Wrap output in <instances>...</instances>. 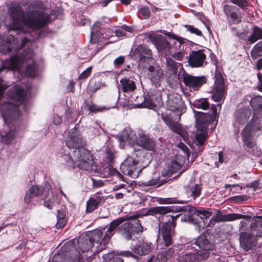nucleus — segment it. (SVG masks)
Instances as JSON below:
<instances>
[{
    "instance_id": "nucleus-55",
    "label": "nucleus",
    "mask_w": 262,
    "mask_h": 262,
    "mask_svg": "<svg viewBox=\"0 0 262 262\" xmlns=\"http://www.w3.org/2000/svg\"><path fill=\"white\" fill-rule=\"evenodd\" d=\"M116 258L120 257L116 255L115 253L113 252L104 254L103 256V259L105 262H115L114 261V259Z\"/></svg>"
},
{
    "instance_id": "nucleus-23",
    "label": "nucleus",
    "mask_w": 262,
    "mask_h": 262,
    "mask_svg": "<svg viewBox=\"0 0 262 262\" xmlns=\"http://www.w3.org/2000/svg\"><path fill=\"white\" fill-rule=\"evenodd\" d=\"M174 255V251L172 248H169L166 251H162L148 259L147 262H167Z\"/></svg>"
},
{
    "instance_id": "nucleus-51",
    "label": "nucleus",
    "mask_w": 262,
    "mask_h": 262,
    "mask_svg": "<svg viewBox=\"0 0 262 262\" xmlns=\"http://www.w3.org/2000/svg\"><path fill=\"white\" fill-rule=\"evenodd\" d=\"M184 49L183 47L179 48L178 51H174L170 55L176 60L181 61L184 57V53L182 51Z\"/></svg>"
},
{
    "instance_id": "nucleus-4",
    "label": "nucleus",
    "mask_w": 262,
    "mask_h": 262,
    "mask_svg": "<svg viewBox=\"0 0 262 262\" xmlns=\"http://www.w3.org/2000/svg\"><path fill=\"white\" fill-rule=\"evenodd\" d=\"M0 110L6 124L10 128V131L6 134L1 133L3 141L8 144L14 138L13 129H15L14 126L20 116L19 108L16 105L4 102L0 105Z\"/></svg>"
},
{
    "instance_id": "nucleus-10",
    "label": "nucleus",
    "mask_w": 262,
    "mask_h": 262,
    "mask_svg": "<svg viewBox=\"0 0 262 262\" xmlns=\"http://www.w3.org/2000/svg\"><path fill=\"white\" fill-rule=\"evenodd\" d=\"M183 82L190 91H198L206 83L207 79L205 76H195L186 73L182 74Z\"/></svg>"
},
{
    "instance_id": "nucleus-15",
    "label": "nucleus",
    "mask_w": 262,
    "mask_h": 262,
    "mask_svg": "<svg viewBox=\"0 0 262 262\" xmlns=\"http://www.w3.org/2000/svg\"><path fill=\"white\" fill-rule=\"evenodd\" d=\"M223 11L229 25H236L241 22V13L239 9L236 6L225 5L223 7Z\"/></svg>"
},
{
    "instance_id": "nucleus-61",
    "label": "nucleus",
    "mask_w": 262,
    "mask_h": 262,
    "mask_svg": "<svg viewBox=\"0 0 262 262\" xmlns=\"http://www.w3.org/2000/svg\"><path fill=\"white\" fill-rule=\"evenodd\" d=\"M83 256L81 255L79 252L75 253V256L72 255V259L73 262H84Z\"/></svg>"
},
{
    "instance_id": "nucleus-53",
    "label": "nucleus",
    "mask_w": 262,
    "mask_h": 262,
    "mask_svg": "<svg viewBox=\"0 0 262 262\" xmlns=\"http://www.w3.org/2000/svg\"><path fill=\"white\" fill-rule=\"evenodd\" d=\"M85 106L88 110L92 113L100 112L103 110V107H100L97 105L91 103V101H85Z\"/></svg>"
},
{
    "instance_id": "nucleus-20",
    "label": "nucleus",
    "mask_w": 262,
    "mask_h": 262,
    "mask_svg": "<svg viewBox=\"0 0 262 262\" xmlns=\"http://www.w3.org/2000/svg\"><path fill=\"white\" fill-rule=\"evenodd\" d=\"M135 144L151 151L155 149L156 146V143L154 140L142 131H139L138 133Z\"/></svg>"
},
{
    "instance_id": "nucleus-6",
    "label": "nucleus",
    "mask_w": 262,
    "mask_h": 262,
    "mask_svg": "<svg viewBox=\"0 0 262 262\" xmlns=\"http://www.w3.org/2000/svg\"><path fill=\"white\" fill-rule=\"evenodd\" d=\"M196 116L195 139L200 146L202 145L207 137V127L208 124L213 120V116L202 112L198 113Z\"/></svg>"
},
{
    "instance_id": "nucleus-30",
    "label": "nucleus",
    "mask_w": 262,
    "mask_h": 262,
    "mask_svg": "<svg viewBox=\"0 0 262 262\" xmlns=\"http://www.w3.org/2000/svg\"><path fill=\"white\" fill-rule=\"evenodd\" d=\"M61 163L70 169H74L75 167V160L70 155L69 151L64 150L60 159Z\"/></svg>"
},
{
    "instance_id": "nucleus-26",
    "label": "nucleus",
    "mask_w": 262,
    "mask_h": 262,
    "mask_svg": "<svg viewBox=\"0 0 262 262\" xmlns=\"http://www.w3.org/2000/svg\"><path fill=\"white\" fill-rule=\"evenodd\" d=\"M137 135L130 128H125L119 138L121 143L134 145L136 141Z\"/></svg>"
},
{
    "instance_id": "nucleus-60",
    "label": "nucleus",
    "mask_w": 262,
    "mask_h": 262,
    "mask_svg": "<svg viewBox=\"0 0 262 262\" xmlns=\"http://www.w3.org/2000/svg\"><path fill=\"white\" fill-rule=\"evenodd\" d=\"M92 73V67L88 68L82 72L79 76L78 78L80 79H85L88 78Z\"/></svg>"
},
{
    "instance_id": "nucleus-11",
    "label": "nucleus",
    "mask_w": 262,
    "mask_h": 262,
    "mask_svg": "<svg viewBox=\"0 0 262 262\" xmlns=\"http://www.w3.org/2000/svg\"><path fill=\"white\" fill-rule=\"evenodd\" d=\"M167 108L175 114L177 117L175 118L176 119H179L181 115L185 112V106L180 95H172L168 97Z\"/></svg>"
},
{
    "instance_id": "nucleus-22",
    "label": "nucleus",
    "mask_w": 262,
    "mask_h": 262,
    "mask_svg": "<svg viewBox=\"0 0 262 262\" xmlns=\"http://www.w3.org/2000/svg\"><path fill=\"white\" fill-rule=\"evenodd\" d=\"M251 114V110L248 107L238 110L235 114V121L234 123V126L238 128V124L243 125L247 123Z\"/></svg>"
},
{
    "instance_id": "nucleus-47",
    "label": "nucleus",
    "mask_w": 262,
    "mask_h": 262,
    "mask_svg": "<svg viewBox=\"0 0 262 262\" xmlns=\"http://www.w3.org/2000/svg\"><path fill=\"white\" fill-rule=\"evenodd\" d=\"M180 64L178 62H175L173 60H172L171 58H166V67H167V72H177L178 71V66Z\"/></svg>"
},
{
    "instance_id": "nucleus-35",
    "label": "nucleus",
    "mask_w": 262,
    "mask_h": 262,
    "mask_svg": "<svg viewBox=\"0 0 262 262\" xmlns=\"http://www.w3.org/2000/svg\"><path fill=\"white\" fill-rule=\"evenodd\" d=\"M259 39H262V29L254 26L253 27L252 32L247 38V42L252 44Z\"/></svg>"
},
{
    "instance_id": "nucleus-46",
    "label": "nucleus",
    "mask_w": 262,
    "mask_h": 262,
    "mask_svg": "<svg viewBox=\"0 0 262 262\" xmlns=\"http://www.w3.org/2000/svg\"><path fill=\"white\" fill-rule=\"evenodd\" d=\"M38 72L37 66L34 62H33L32 64H29L26 67V74L30 77H34L36 76Z\"/></svg>"
},
{
    "instance_id": "nucleus-52",
    "label": "nucleus",
    "mask_w": 262,
    "mask_h": 262,
    "mask_svg": "<svg viewBox=\"0 0 262 262\" xmlns=\"http://www.w3.org/2000/svg\"><path fill=\"white\" fill-rule=\"evenodd\" d=\"M209 103L206 99L195 101L194 102V106L196 108L206 110L209 107Z\"/></svg>"
},
{
    "instance_id": "nucleus-40",
    "label": "nucleus",
    "mask_w": 262,
    "mask_h": 262,
    "mask_svg": "<svg viewBox=\"0 0 262 262\" xmlns=\"http://www.w3.org/2000/svg\"><path fill=\"white\" fill-rule=\"evenodd\" d=\"M213 249L201 248L200 250L195 249L197 250L195 254L196 262L203 260L207 258L210 255L209 251Z\"/></svg>"
},
{
    "instance_id": "nucleus-36",
    "label": "nucleus",
    "mask_w": 262,
    "mask_h": 262,
    "mask_svg": "<svg viewBox=\"0 0 262 262\" xmlns=\"http://www.w3.org/2000/svg\"><path fill=\"white\" fill-rule=\"evenodd\" d=\"M250 104L255 113H262V96H256L252 98Z\"/></svg>"
},
{
    "instance_id": "nucleus-43",
    "label": "nucleus",
    "mask_w": 262,
    "mask_h": 262,
    "mask_svg": "<svg viewBox=\"0 0 262 262\" xmlns=\"http://www.w3.org/2000/svg\"><path fill=\"white\" fill-rule=\"evenodd\" d=\"M251 233L255 237L262 236V223L258 221L251 225Z\"/></svg>"
},
{
    "instance_id": "nucleus-5",
    "label": "nucleus",
    "mask_w": 262,
    "mask_h": 262,
    "mask_svg": "<svg viewBox=\"0 0 262 262\" xmlns=\"http://www.w3.org/2000/svg\"><path fill=\"white\" fill-rule=\"evenodd\" d=\"M123 217L125 219L115 229V232L117 231L126 240H130L142 231L143 227L138 218L134 217L123 223L128 219L127 216Z\"/></svg>"
},
{
    "instance_id": "nucleus-37",
    "label": "nucleus",
    "mask_w": 262,
    "mask_h": 262,
    "mask_svg": "<svg viewBox=\"0 0 262 262\" xmlns=\"http://www.w3.org/2000/svg\"><path fill=\"white\" fill-rule=\"evenodd\" d=\"M170 42L168 41L166 38H161L156 43V48L159 51L162 52L167 55L168 52L170 50Z\"/></svg>"
},
{
    "instance_id": "nucleus-58",
    "label": "nucleus",
    "mask_w": 262,
    "mask_h": 262,
    "mask_svg": "<svg viewBox=\"0 0 262 262\" xmlns=\"http://www.w3.org/2000/svg\"><path fill=\"white\" fill-rule=\"evenodd\" d=\"M247 147L251 149L249 152L254 156L259 157L261 155V151L260 149H259L256 145L255 143L254 142V145L253 146H247Z\"/></svg>"
},
{
    "instance_id": "nucleus-16",
    "label": "nucleus",
    "mask_w": 262,
    "mask_h": 262,
    "mask_svg": "<svg viewBox=\"0 0 262 262\" xmlns=\"http://www.w3.org/2000/svg\"><path fill=\"white\" fill-rule=\"evenodd\" d=\"M147 76L150 79L152 86L160 87L163 80V72L160 66H149L148 68Z\"/></svg>"
},
{
    "instance_id": "nucleus-32",
    "label": "nucleus",
    "mask_w": 262,
    "mask_h": 262,
    "mask_svg": "<svg viewBox=\"0 0 262 262\" xmlns=\"http://www.w3.org/2000/svg\"><path fill=\"white\" fill-rule=\"evenodd\" d=\"M122 91L124 93H130L135 91L137 86L135 82L128 78H123L120 80Z\"/></svg>"
},
{
    "instance_id": "nucleus-42",
    "label": "nucleus",
    "mask_w": 262,
    "mask_h": 262,
    "mask_svg": "<svg viewBox=\"0 0 262 262\" xmlns=\"http://www.w3.org/2000/svg\"><path fill=\"white\" fill-rule=\"evenodd\" d=\"M250 54L253 60H255L258 57L262 56V41L254 45L251 50Z\"/></svg>"
},
{
    "instance_id": "nucleus-44",
    "label": "nucleus",
    "mask_w": 262,
    "mask_h": 262,
    "mask_svg": "<svg viewBox=\"0 0 262 262\" xmlns=\"http://www.w3.org/2000/svg\"><path fill=\"white\" fill-rule=\"evenodd\" d=\"M166 180L164 179L160 180L159 178H154L149 181L141 182L140 185L142 186H152L157 185L158 187L165 183Z\"/></svg>"
},
{
    "instance_id": "nucleus-39",
    "label": "nucleus",
    "mask_w": 262,
    "mask_h": 262,
    "mask_svg": "<svg viewBox=\"0 0 262 262\" xmlns=\"http://www.w3.org/2000/svg\"><path fill=\"white\" fill-rule=\"evenodd\" d=\"M44 206L49 209H52L57 201V195L49 190V194L47 193L44 197Z\"/></svg>"
},
{
    "instance_id": "nucleus-27",
    "label": "nucleus",
    "mask_w": 262,
    "mask_h": 262,
    "mask_svg": "<svg viewBox=\"0 0 262 262\" xmlns=\"http://www.w3.org/2000/svg\"><path fill=\"white\" fill-rule=\"evenodd\" d=\"M136 254L143 255L148 254L151 250L150 244L143 240H139L138 243L132 248Z\"/></svg>"
},
{
    "instance_id": "nucleus-7",
    "label": "nucleus",
    "mask_w": 262,
    "mask_h": 262,
    "mask_svg": "<svg viewBox=\"0 0 262 262\" xmlns=\"http://www.w3.org/2000/svg\"><path fill=\"white\" fill-rule=\"evenodd\" d=\"M73 156L77 167L83 170L91 171L94 164L93 156L85 148L81 150H73Z\"/></svg>"
},
{
    "instance_id": "nucleus-31",
    "label": "nucleus",
    "mask_w": 262,
    "mask_h": 262,
    "mask_svg": "<svg viewBox=\"0 0 262 262\" xmlns=\"http://www.w3.org/2000/svg\"><path fill=\"white\" fill-rule=\"evenodd\" d=\"M186 191L187 195L194 200L200 195L202 191V187L200 185L191 182L187 186Z\"/></svg>"
},
{
    "instance_id": "nucleus-13",
    "label": "nucleus",
    "mask_w": 262,
    "mask_h": 262,
    "mask_svg": "<svg viewBox=\"0 0 262 262\" xmlns=\"http://www.w3.org/2000/svg\"><path fill=\"white\" fill-rule=\"evenodd\" d=\"M214 89L212 98L215 101H221L224 99L226 88L224 80L220 72H216L214 75Z\"/></svg>"
},
{
    "instance_id": "nucleus-62",
    "label": "nucleus",
    "mask_w": 262,
    "mask_h": 262,
    "mask_svg": "<svg viewBox=\"0 0 262 262\" xmlns=\"http://www.w3.org/2000/svg\"><path fill=\"white\" fill-rule=\"evenodd\" d=\"M164 34L168 36L170 38H171L173 40H175L176 41H180L182 40V37H180V36H179L176 34H171V33L170 32H166L165 31V32L164 33Z\"/></svg>"
},
{
    "instance_id": "nucleus-18",
    "label": "nucleus",
    "mask_w": 262,
    "mask_h": 262,
    "mask_svg": "<svg viewBox=\"0 0 262 262\" xmlns=\"http://www.w3.org/2000/svg\"><path fill=\"white\" fill-rule=\"evenodd\" d=\"M24 89V86L15 85L7 93L8 97L18 103H22L26 98L29 88Z\"/></svg>"
},
{
    "instance_id": "nucleus-1",
    "label": "nucleus",
    "mask_w": 262,
    "mask_h": 262,
    "mask_svg": "<svg viewBox=\"0 0 262 262\" xmlns=\"http://www.w3.org/2000/svg\"><path fill=\"white\" fill-rule=\"evenodd\" d=\"M9 21L5 19L4 8L0 7V19L9 27V30L18 31V35L21 36L16 38L12 35L0 36V52L5 54L12 49L18 50L28 41L38 39L41 35V30L51 19L50 16L53 14L41 9H33L25 13L18 5L11 4L7 6Z\"/></svg>"
},
{
    "instance_id": "nucleus-24",
    "label": "nucleus",
    "mask_w": 262,
    "mask_h": 262,
    "mask_svg": "<svg viewBox=\"0 0 262 262\" xmlns=\"http://www.w3.org/2000/svg\"><path fill=\"white\" fill-rule=\"evenodd\" d=\"M105 30L101 28L99 23H95L91 28V41L95 43L107 36L104 35Z\"/></svg>"
},
{
    "instance_id": "nucleus-3",
    "label": "nucleus",
    "mask_w": 262,
    "mask_h": 262,
    "mask_svg": "<svg viewBox=\"0 0 262 262\" xmlns=\"http://www.w3.org/2000/svg\"><path fill=\"white\" fill-rule=\"evenodd\" d=\"M173 206H161L152 208L149 212L150 214L159 213L164 215L163 220L165 221L162 226H159V233L161 235L163 239L162 244L164 246L168 247L172 243V236L174 235V229L176 225L175 217L171 215L165 214L174 211Z\"/></svg>"
},
{
    "instance_id": "nucleus-34",
    "label": "nucleus",
    "mask_w": 262,
    "mask_h": 262,
    "mask_svg": "<svg viewBox=\"0 0 262 262\" xmlns=\"http://www.w3.org/2000/svg\"><path fill=\"white\" fill-rule=\"evenodd\" d=\"M252 126L250 124H248L242 130V139L246 146H253L254 145V142L250 140L252 136Z\"/></svg>"
},
{
    "instance_id": "nucleus-49",
    "label": "nucleus",
    "mask_w": 262,
    "mask_h": 262,
    "mask_svg": "<svg viewBox=\"0 0 262 262\" xmlns=\"http://www.w3.org/2000/svg\"><path fill=\"white\" fill-rule=\"evenodd\" d=\"M248 217L247 215L238 213H229L224 216V220L225 221H233L236 220L246 219Z\"/></svg>"
},
{
    "instance_id": "nucleus-19",
    "label": "nucleus",
    "mask_w": 262,
    "mask_h": 262,
    "mask_svg": "<svg viewBox=\"0 0 262 262\" xmlns=\"http://www.w3.org/2000/svg\"><path fill=\"white\" fill-rule=\"evenodd\" d=\"M133 58L141 64L148 62L152 60L151 51L146 46L140 45L134 51Z\"/></svg>"
},
{
    "instance_id": "nucleus-57",
    "label": "nucleus",
    "mask_w": 262,
    "mask_h": 262,
    "mask_svg": "<svg viewBox=\"0 0 262 262\" xmlns=\"http://www.w3.org/2000/svg\"><path fill=\"white\" fill-rule=\"evenodd\" d=\"M108 173L111 176H116L119 179L122 180L123 181H125V179L123 176L117 169L113 167H110L109 168Z\"/></svg>"
},
{
    "instance_id": "nucleus-54",
    "label": "nucleus",
    "mask_w": 262,
    "mask_h": 262,
    "mask_svg": "<svg viewBox=\"0 0 262 262\" xmlns=\"http://www.w3.org/2000/svg\"><path fill=\"white\" fill-rule=\"evenodd\" d=\"M230 2L238 6L243 10H245L249 6L248 0H230Z\"/></svg>"
},
{
    "instance_id": "nucleus-41",
    "label": "nucleus",
    "mask_w": 262,
    "mask_h": 262,
    "mask_svg": "<svg viewBox=\"0 0 262 262\" xmlns=\"http://www.w3.org/2000/svg\"><path fill=\"white\" fill-rule=\"evenodd\" d=\"M66 215V212L64 209H61L58 211V214L57 216V222L56 225L57 228H62L65 226L67 223Z\"/></svg>"
},
{
    "instance_id": "nucleus-9",
    "label": "nucleus",
    "mask_w": 262,
    "mask_h": 262,
    "mask_svg": "<svg viewBox=\"0 0 262 262\" xmlns=\"http://www.w3.org/2000/svg\"><path fill=\"white\" fill-rule=\"evenodd\" d=\"M191 211L193 212L190 220L194 224L198 225V228L199 231L201 229H204L208 227L211 220L209 222H208V219L212 215V213L209 210H196L194 208L191 209Z\"/></svg>"
},
{
    "instance_id": "nucleus-21",
    "label": "nucleus",
    "mask_w": 262,
    "mask_h": 262,
    "mask_svg": "<svg viewBox=\"0 0 262 262\" xmlns=\"http://www.w3.org/2000/svg\"><path fill=\"white\" fill-rule=\"evenodd\" d=\"M206 58V55L203 51H192L189 55L188 62L191 67H200L203 66Z\"/></svg>"
},
{
    "instance_id": "nucleus-64",
    "label": "nucleus",
    "mask_w": 262,
    "mask_h": 262,
    "mask_svg": "<svg viewBox=\"0 0 262 262\" xmlns=\"http://www.w3.org/2000/svg\"><path fill=\"white\" fill-rule=\"evenodd\" d=\"M257 76L258 79V84L257 85L258 90L262 92V75L260 73L257 74Z\"/></svg>"
},
{
    "instance_id": "nucleus-2",
    "label": "nucleus",
    "mask_w": 262,
    "mask_h": 262,
    "mask_svg": "<svg viewBox=\"0 0 262 262\" xmlns=\"http://www.w3.org/2000/svg\"><path fill=\"white\" fill-rule=\"evenodd\" d=\"M124 217H119L112 221L103 229L105 234L102 238V232L99 230H94L87 235H81L77 240L79 249L82 253L100 252L105 249L110 238L114 235L115 229L124 221Z\"/></svg>"
},
{
    "instance_id": "nucleus-28",
    "label": "nucleus",
    "mask_w": 262,
    "mask_h": 262,
    "mask_svg": "<svg viewBox=\"0 0 262 262\" xmlns=\"http://www.w3.org/2000/svg\"><path fill=\"white\" fill-rule=\"evenodd\" d=\"M173 117H174L172 114H169L168 115L162 114V120L168 126L170 129L174 133L181 134L182 128L179 123L173 121Z\"/></svg>"
},
{
    "instance_id": "nucleus-8",
    "label": "nucleus",
    "mask_w": 262,
    "mask_h": 262,
    "mask_svg": "<svg viewBox=\"0 0 262 262\" xmlns=\"http://www.w3.org/2000/svg\"><path fill=\"white\" fill-rule=\"evenodd\" d=\"M66 144L68 148H72L73 150H81V148H85V141L76 125L69 132Z\"/></svg>"
},
{
    "instance_id": "nucleus-59",
    "label": "nucleus",
    "mask_w": 262,
    "mask_h": 262,
    "mask_svg": "<svg viewBox=\"0 0 262 262\" xmlns=\"http://www.w3.org/2000/svg\"><path fill=\"white\" fill-rule=\"evenodd\" d=\"M139 13L141 14L144 19L148 18L150 16V11L148 8L144 7L139 10Z\"/></svg>"
},
{
    "instance_id": "nucleus-48",
    "label": "nucleus",
    "mask_w": 262,
    "mask_h": 262,
    "mask_svg": "<svg viewBox=\"0 0 262 262\" xmlns=\"http://www.w3.org/2000/svg\"><path fill=\"white\" fill-rule=\"evenodd\" d=\"M184 38L182 37V40L180 41H173L170 42L169 47L170 50L168 52V54H170L174 51H178L179 48L182 47V45L184 42Z\"/></svg>"
},
{
    "instance_id": "nucleus-12",
    "label": "nucleus",
    "mask_w": 262,
    "mask_h": 262,
    "mask_svg": "<svg viewBox=\"0 0 262 262\" xmlns=\"http://www.w3.org/2000/svg\"><path fill=\"white\" fill-rule=\"evenodd\" d=\"M138 161L133 157H129L125 159L120 165V170L124 174L128 175L133 178L139 176L141 169L137 168Z\"/></svg>"
},
{
    "instance_id": "nucleus-45",
    "label": "nucleus",
    "mask_w": 262,
    "mask_h": 262,
    "mask_svg": "<svg viewBox=\"0 0 262 262\" xmlns=\"http://www.w3.org/2000/svg\"><path fill=\"white\" fill-rule=\"evenodd\" d=\"M178 262H196L195 254L190 251L179 257Z\"/></svg>"
},
{
    "instance_id": "nucleus-33",
    "label": "nucleus",
    "mask_w": 262,
    "mask_h": 262,
    "mask_svg": "<svg viewBox=\"0 0 262 262\" xmlns=\"http://www.w3.org/2000/svg\"><path fill=\"white\" fill-rule=\"evenodd\" d=\"M195 246L199 249L207 248L213 249L214 246L207 239L205 234H202L196 239L194 243Z\"/></svg>"
},
{
    "instance_id": "nucleus-56",
    "label": "nucleus",
    "mask_w": 262,
    "mask_h": 262,
    "mask_svg": "<svg viewBox=\"0 0 262 262\" xmlns=\"http://www.w3.org/2000/svg\"><path fill=\"white\" fill-rule=\"evenodd\" d=\"M185 27L188 31L190 32L192 34H194L200 36L202 35V32L192 25H185Z\"/></svg>"
},
{
    "instance_id": "nucleus-17",
    "label": "nucleus",
    "mask_w": 262,
    "mask_h": 262,
    "mask_svg": "<svg viewBox=\"0 0 262 262\" xmlns=\"http://www.w3.org/2000/svg\"><path fill=\"white\" fill-rule=\"evenodd\" d=\"M157 88H151L148 92V99L144 103V107L152 109L157 105H160L162 102L161 92Z\"/></svg>"
},
{
    "instance_id": "nucleus-14",
    "label": "nucleus",
    "mask_w": 262,
    "mask_h": 262,
    "mask_svg": "<svg viewBox=\"0 0 262 262\" xmlns=\"http://www.w3.org/2000/svg\"><path fill=\"white\" fill-rule=\"evenodd\" d=\"M49 190H51V186L48 183H46L43 187L33 185L27 192L24 201L26 203L29 204L32 201L33 197L39 196L42 194L46 195L47 193L49 194Z\"/></svg>"
},
{
    "instance_id": "nucleus-50",
    "label": "nucleus",
    "mask_w": 262,
    "mask_h": 262,
    "mask_svg": "<svg viewBox=\"0 0 262 262\" xmlns=\"http://www.w3.org/2000/svg\"><path fill=\"white\" fill-rule=\"evenodd\" d=\"M166 77L168 81L170 83H178L179 82V77L177 72H166Z\"/></svg>"
},
{
    "instance_id": "nucleus-38",
    "label": "nucleus",
    "mask_w": 262,
    "mask_h": 262,
    "mask_svg": "<svg viewBox=\"0 0 262 262\" xmlns=\"http://www.w3.org/2000/svg\"><path fill=\"white\" fill-rule=\"evenodd\" d=\"M181 165L182 163L177 160L172 159L170 163L167 164L166 173L165 174L167 176H170L179 170Z\"/></svg>"
},
{
    "instance_id": "nucleus-63",
    "label": "nucleus",
    "mask_w": 262,
    "mask_h": 262,
    "mask_svg": "<svg viewBox=\"0 0 262 262\" xmlns=\"http://www.w3.org/2000/svg\"><path fill=\"white\" fill-rule=\"evenodd\" d=\"M124 60L125 58L124 56H120L114 61V64L115 66L119 67L124 62Z\"/></svg>"
},
{
    "instance_id": "nucleus-29",
    "label": "nucleus",
    "mask_w": 262,
    "mask_h": 262,
    "mask_svg": "<svg viewBox=\"0 0 262 262\" xmlns=\"http://www.w3.org/2000/svg\"><path fill=\"white\" fill-rule=\"evenodd\" d=\"M104 199L102 196L98 194H94L88 201L86 203V212H92L98 208L99 204L101 201H104Z\"/></svg>"
},
{
    "instance_id": "nucleus-25",
    "label": "nucleus",
    "mask_w": 262,
    "mask_h": 262,
    "mask_svg": "<svg viewBox=\"0 0 262 262\" xmlns=\"http://www.w3.org/2000/svg\"><path fill=\"white\" fill-rule=\"evenodd\" d=\"M239 241L241 246L246 251H248L255 246V237L252 233L250 234L243 232L240 235Z\"/></svg>"
}]
</instances>
